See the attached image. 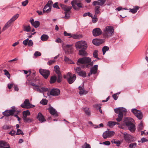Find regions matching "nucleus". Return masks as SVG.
I'll return each mask as SVG.
<instances>
[{"label":"nucleus","mask_w":148,"mask_h":148,"mask_svg":"<svg viewBox=\"0 0 148 148\" xmlns=\"http://www.w3.org/2000/svg\"><path fill=\"white\" fill-rule=\"evenodd\" d=\"M82 148H91L90 145L89 144L85 143L84 145L82 146Z\"/></svg>","instance_id":"50"},{"label":"nucleus","mask_w":148,"mask_h":148,"mask_svg":"<svg viewBox=\"0 0 148 148\" xmlns=\"http://www.w3.org/2000/svg\"><path fill=\"white\" fill-rule=\"evenodd\" d=\"M23 30L27 32H29L31 30V27L29 25H23Z\"/></svg>","instance_id":"31"},{"label":"nucleus","mask_w":148,"mask_h":148,"mask_svg":"<svg viewBox=\"0 0 148 148\" xmlns=\"http://www.w3.org/2000/svg\"><path fill=\"white\" fill-rule=\"evenodd\" d=\"M134 121V120L130 118L125 122L126 125L130 131L132 132H134L136 130L135 125L133 123Z\"/></svg>","instance_id":"3"},{"label":"nucleus","mask_w":148,"mask_h":148,"mask_svg":"<svg viewBox=\"0 0 148 148\" xmlns=\"http://www.w3.org/2000/svg\"><path fill=\"white\" fill-rule=\"evenodd\" d=\"M92 33L93 36H97L101 35L102 31L99 28H96L93 30Z\"/></svg>","instance_id":"14"},{"label":"nucleus","mask_w":148,"mask_h":148,"mask_svg":"<svg viewBox=\"0 0 148 148\" xmlns=\"http://www.w3.org/2000/svg\"><path fill=\"white\" fill-rule=\"evenodd\" d=\"M109 47L107 46H104L102 49V51H103V55H104L106 53V52L108 51L109 50Z\"/></svg>","instance_id":"41"},{"label":"nucleus","mask_w":148,"mask_h":148,"mask_svg":"<svg viewBox=\"0 0 148 148\" xmlns=\"http://www.w3.org/2000/svg\"><path fill=\"white\" fill-rule=\"evenodd\" d=\"M132 112L139 119H141L142 118L143 114L140 111L134 108L132 110Z\"/></svg>","instance_id":"9"},{"label":"nucleus","mask_w":148,"mask_h":148,"mask_svg":"<svg viewBox=\"0 0 148 148\" xmlns=\"http://www.w3.org/2000/svg\"><path fill=\"white\" fill-rule=\"evenodd\" d=\"M85 49H82L79 50V54L82 56H87V53L85 51Z\"/></svg>","instance_id":"26"},{"label":"nucleus","mask_w":148,"mask_h":148,"mask_svg":"<svg viewBox=\"0 0 148 148\" xmlns=\"http://www.w3.org/2000/svg\"><path fill=\"white\" fill-rule=\"evenodd\" d=\"M37 118L41 123H42L46 121L44 117L40 112L38 113Z\"/></svg>","instance_id":"23"},{"label":"nucleus","mask_w":148,"mask_h":148,"mask_svg":"<svg viewBox=\"0 0 148 148\" xmlns=\"http://www.w3.org/2000/svg\"><path fill=\"white\" fill-rule=\"evenodd\" d=\"M41 55V53L39 51H36L34 54V55L36 57L40 56Z\"/></svg>","instance_id":"54"},{"label":"nucleus","mask_w":148,"mask_h":148,"mask_svg":"<svg viewBox=\"0 0 148 148\" xmlns=\"http://www.w3.org/2000/svg\"><path fill=\"white\" fill-rule=\"evenodd\" d=\"M78 74L79 75L84 77H86V73L84 71H81Z\"/></svg>","instance_id":"42"},{"label":"nucleus","mask_w":148,"mask_h":148,"mask_svg":"<svg viewBox=\"0 0 148 148\" xmlns=\"http://www.w3.org/2000/svg\"><path fill=\"white\" fill-rule=\"evenodd\" d=\"M117 123L116 122L110 121L108 122V125L110 127H112Z\"/></svg>","instance_id":"37"},{"label":"nucleus","mask_w":148,"mask_h":148,"mask_svg":"<svg viewBox=\"0 0 148 148\" xmlns=\"http://www.w3.org/2000/svg\"><path fill=\"white\" fill-rule=\"evenodd\" d=\"M34 89L40 93H42L44 92H46L48 90V88L45 87L40 88L39 86L38 88H34Z\"/></svg>","instance_id":"20"},{"label":"nucleus","mask_w":148,"mask_h":148,"mask_svg":"<svg viewBox=\"0 0 148 148\" xmlns=\"http://www.w3.org/2000/svg\"><path fill=\"white\" fill-rule=\"evenodd\" d=\"M40 24V23L39 21H36L33 23L32 25L35 28H37L39 27Z\"/></svg>","instance_id":"39"},{"label":"nucleus","mask_w":148,"mask_h":148,"mask_svg":"<svg viewBox=\"0 0 148 148\" xmlns=\"http://www.w3.org/2000/svg\"><path fill=\"white\" fill-rule=\"evenodd\" d=\"M58 75V78L57 80V82L58 83L60 82L62 80V75L61 73H60L59 74H57Z\"/></svg>","instance_id":"45"},{"label":"nucleus","mask_w":148,"mask_h":148,"mask_svg":"<svg viewBox=\"0 0 148 148\" xmlns=\"http://www.w3.org/2000/svg\"><path fill=\"white\" fill-rule=\"evenodd\" d=\"M63 77L66 79L68 83L70 84L73 83L76 79L75 74L72 75L70 72H68L66 75H64Z\"/></svg>","instance_id":"4"},{"label":"nucleus","mask_w":148,"mask_h":148,"mask_svg":"<svg viewBox=\"0 0 148 148\" xmlns=\"http://www.w3.org/2000/svg\"><path fill=\"white\" fill-rule=\"evenodd\" d=\"M78 88L79 90V94L80 95H82L83 94L85 95L88 93V92L84 90V88L82 87L79 86Z\"/></svg>","instance_id":"24"},{"label":"nucleus","mask_w":148,"mask_h":148,"mask_svg":"<svg viewBox=\"0 0 148 148\" xmlns=\"http://www.w3.org/2000/svg\"><path fill=\"white\" fill-rule=\"evenodd\" d=\"M40 74L45 79H47L50 75V71L48 70L40 69L39 70Z\"/></svg>","instance_id":"8"},{"label":"nucleus","mask_w":148,"mask_h":148,"mask_svg":"<svg viewBox=\"0 0 148 148\" xmlns=\"http://www.w3.org/2000/svg\"><path fill=\"white\" fill-rule=\"evenodd\" d=\"M120 112H125L126 111V110L124 108L122 107H120Z\"/></svg>","instance_id":"64"},{"label":"nucleus","mask_w":148,"mask_h":148,"mask_svg":"<svg viewBox=\"0 0 148 148\" xmlns=\"http://www.w3.org/2000/svg\"><path fill=\"white\" fill-rule=\"evenodd\" d=\"M74 69L76 72L78 74L81 71V68L79 67H77L76 68H75Z\"/></svg>","instance_id":"52"},{"label":"nucleus","mask_w":148,"mask_h":148,"mask_svg":"<svg viewBox=\"0 0 148 148\" xmlns=\"http://www.w3.org/2000/svg\"><path fill=\"white\" fill-rule=\"evenodd\" d=\"M21 106L23 108L29 109L35 107V106L30 103L29 100L26 99L25 100L23 103L21 105Z\"/></svg>","instance_id":"6"},{"label":"nucleus","mask_w":148,"mask_h":148,"mask_svg":"<svg viewBox=\"0 0 148 148\" xmlns=\"http://www.w3.org/2000/svg\"><path fill=\"white\" fill-rule=\"evenodd\" d=\"M19 16V14H17L16 15H14L9 21L11 23L12 22L15 21Z\"/></svg>","instance_id":"29"},{"label":"nucleus","mask_w":148,"mask_h":148,"mask_svg":"<svg viewBox=\"0 0 148 148\" xmlns=\"http://www.w3.org/2000/svg\"><path fill=\"white\" fill-rule=\"evenodd\" d=\"M100 7L99 6H96L95 9V16H97V15L100 13V11H99V8Z\"/></svg>","instance_id":"27"},{"label":"nucleus","mask_w":148,"mask_h":148,"mask_svg":"<svg viewBox=\"0 0 148 148\" xmlns=\"http://www.w3.org/2000/svg\"><path fill=\"white\" fill-rule=\"evenodd\" d=\"M15 112V110H7L3 112V114L4 116H9L11 115H13Z\"/></svg>","instance_id":"16"},{"label":"nucleus","mask_w":148,"mask_h":148,"mask_svg":"<svg viewBox=\"0 0 148 148\" xmlns=\"http://www.w3.org/2000/svg\"><path fill=\"white\" fill-rule=\"evenodd\" d=\"M0 148H10L8 144L6 142L2 140L0 141Z\"/></svg>","instance_id":"22"},{"label":"nucleus","mask_w":148,"mask_h":148,"mask_svg":"<svg viewBox=\"0 0 148 148\" xmlns=\"http://www.w3.org/2000/svg\"><path fill=\"white\" fill-rule=\"evenodd\" d=\"M11 23L9 21H8L5 25L4 27L3 28L2 30L3 31L5 30L10 26Z\"/></svg>","instance_id":"35"},{"label":"nucleus","mask_w":148,"mask_h":148,"mask_svg":"<svg viewBox=\"0 0 148 148\" xmlns=\"http://www.w3.org/2000/svg\"><path fill=\"white\" fill-rule=\"evenodd\" d=\"M104 42V40L102 39H95L92 41V42L94 45L98 46Z\"/></svg>","instance_id":"18"},{"label":"nucleus","mask_w":148,"mask_h":148,"mask_svg":"<svg viewBox=\"0 0 148 148\" xmlns=\"http://www.w3.org/2000/svg\"><path fill=\"white\" fill-rule=\"evenodd\" d=\"M97 69L98 65H95L90 70V73L88 74V76H90L92 74H95L97 72Z\"/></svg>","instance_id":"19"},{"label":"nucleus","mask_w":148,"mask_h":148,"mask_svg":"<svg viewBox=\"0 0 148 148\" xmlns=\"http://www.w3.org/2000/svg\"><path fill=\"white\" fill-rule=\"evenodd\" d=\"M120 108H115L114 109V111L116 113H119L120 112H120Z\"/></svg>","instance_id":"63"},{"label":"nucleus","mask_w":148,"mask_h":148,"mask_svg":"<svg viewBox=\"0 0 148 148\" xmlns=\"http://www.w3.org/2000/svg\"><path fill=\"white\" fill-rule=\"evenodd\" d=\"M59 5L63 10L65 11L64 18L66 19L69 18L70 16V10L71 9L72 7L61 3Z\"/></svg>","instance_id":"2"},{"label":"nucleus","mask_w":148,"mask_h":148,"mask_svg":"<svg viewBox=\"0 0 148 148\" xmlns=\"http://www.w3.org/2000/svg\"><path fill=\"white\" fill-rule=\"evenodd\" d=\"M71 3L72 7L75 10H77L78 9V8L76 6V5L79 8L82 7V3H77L76 0H73L71 2Z\"/></svg>","instance_id":"12"},{"label":"nucleus","mask_w":148,"mask_h":148,"mask_svg":"<svg viewBox=\"0 0 148 148\" xmlns=\"http://www.w3.org/2000/svg\"><path fill=\"white\" fill-rule=\"evenodd\" d=\"M29 40L28 38L24 40L23 42V45L25 46H26L28 45V41Z\"/></svg>","instance_id":"58"},{"label":"nucleus","mask_w":148,"mask_h":148,"mask_svg":"<svg viewBox=\"0 0 148 148\" xmlns=\"http://www.w3.org/2000/svg\"><path fill=\"white\" fill-rule=\"evenodd\" d=\"M53 4V2L51 1H49L47 4L44 6L43 10V12L44 13L46 12H49L51 11V8Z\"/></svg>","instance_id":"7"},{"label":"nucleus","mask_w":148,"mask_h":148,"mask_svg":"<svg viewBox=\"0 0 148 148\" xmlns=\"http://www.w3.org/2000/svg\"><path fill=\"white\" fill-rule=\"evenodd\" d=\"M91 59L89 57H84L79 58L77 62L80 64H88L91 61Z\"/></svg>","instance_id":"10"},{"label":"nucleus","mask_w":148,"mask_h":148,"mask_svg":"<svg viewBox=\"0 0 148 148\" xmlns=\"http://www.w3.org/2000/svg\"><path fill=\"white\" fill-rule=\"evenodd\" d=\"M15 131L12 130L9 133V134L12 136H14L15 135Z\"/></svg>","instance_id":"57"},{"label":"nucleus","mask_w":148,"mask_h":148,"mask_svg":"<svg viewBox=\"0 0 148 148\" xmlns=\"http://www.w3.org/2000/svg\"><path fill=\"white\" fill-rule=\"evenodd\" d=\"M23 119L25 123H30L33 121V120L32 119L30 118H27V117L25 118H23Z\"/></svg>","instance_id":"36"},{"label":"nucleus","mask_w":148,"mask_h":148,"mask_svg":"<svg viewBox=\"0 0 148 148\" xmlns=\"http://www.w3.org/2000/svg\"><path fill=\"white\" fill-rule=\"evenodd\" d=\"M50 113L52 115H54L55 116H58L56 110L52 107L50 108L49 109Z\"/></svg>","instance_id":"25"},{"label":"nucleus","mask_w":148,"mask_h":148,"mask_svg":"<svg viewBox=\"0 0 148 148\" xmlns=\"http://www.w3.org/2000/svg\"><path fill=\"white\" fill-rule=\"evenodd\" d=\"M136 143H131L129 145V147L130 148H135L136 146Z\"/></svg>","instance_id":"49"},{"label":"nucleus","mask_w":148,"mask_h":148,"mask_svg":"<svg viewBox=\"0 0 148 148\" xmlns=\"http://www.w3.org/2000/svg\"><path fill=\"white\" fill-rule=\"evenodd\" d=\"M111 142L112 143L116 144V145L117 146H119L121 144L120 142L117 140H112Z\"/></svg>","instance_id":"40"},{"label":"nucleus","mask_w":148,"mask_h":148,"mask_svg":"<svg viewBox=\"0 0 148 148\" xmlns=\"http://www.w3.org/2000/svg\"><path fill=\"white\" fill-rule=\"evenodd\" d=\"M40 103L43 105H46L47 104V101L46 99H43L40 101Z\"/></svg>","instance_id":"47"},{"label":"nucleus","mask_w":148,"mask_h":148,"mask_svg":"<svg viewBox=\"0 0 148 148\" xmlns=\"http://www.w3.org/2000/svg\"><path fill=\"white\" fill-rule=\"evenodd\" d=\"M106 0H99L97 1H94L93 2L92 4L94 5H98L102 6L104 4Z\"/></svg>","instance_id":"21"},{"label":"nucleus","mask_w":148,"mask_h":148,"mask_svg":"<svg viewBox=\"0 0 148 148\" xmlns=\"http://www.w3.org/2000/svg\"><path fill=\"white\" fill-rule=\"evenodd\" d=\"M97 16H95V15H94V17L92 18V22L93 23H96L97 20Z\"/></svg>","instance_id":"60"},{"label":"nucleus","mask_w":148,"mask_h":148,"mask_svg":"<svg viewBox=\"0 0 148 148\" xmlns=\"http://www.w3.org/2000/svg\"><path fill=\"white\" fill-rule=\"evenodd\" d=\"M64 36H68L69 37V38H70L71 36V34L68 33L66 31H64Z\"/></svg>","instance_id":"51"},{"label":"nucleus","mask_w":148,"mask_h":148,"mask_svg":"<svg viewBox=\"0 0 148 148\" xmlns=\"http://www.w3.org/2000/svg\"><path fill=\"white\" fill-rule=\"evenodd\" d=\"M33 45V41L32 40H28V45L29 47H31Z\"/></svg>","instance_id":"56"},{"label":"nucleus","mask_w":148,"mask_h":148,"mask_svg":"<svg viewBox=\"0 0 148 148\" xmlns=\"http://www.w3.org/2000/svg\"><path fill=\"white\" fill-rule=\"evenodd\" d=\"M20 134H23V132L21 130L19 129H18L17 130L16 134L17 135H19Z\"/></svg>","instance_id":"53"},{"label":"nucleus","mask_w":148,"mask_h":148,"mask_svg":"<svg viewBox=\"0 0 148 148\" xmlns=\"http://www.w3.org/2000/svg\"><path fill=\"white\" fill-rule=\"evenodd\" d=\"M3 71L4 72L5 75H6L8 78H10V74H9L8 71L6 69L4 70Z\"/></svg>","instance_id":"48"},{"label":"nucleus","mask_w":148,"mask_h":148,"mask_svg":"<svg viewBox=\"0 0 148 148\" xmlns=\"http://www.w3.org/2000/svg\"><path fill=\"white\" fill-rule=\"evenodd\" d=\"M114 34V27L111 26H107L103 30V36L105 38H108L112 36Z\"/></svg>","instance_id":"1"},{"label":"nucleus","mask_w":148,"mask_h":148,"mask_svg":"<svg viewBox=\"0 0 148 148\" xmlns=\"http://www.w3.org/2000/svg\"><path fill=\"white\" fill-rule=\"evenodd\" d=\"M57 77L55 76H52L51 77L50 82L51 84L54 83L56 80Z\"/></svg>","instance_id":"34"},{"label":"nucleus","mask_w":148,"mask_h":148,"mask_svg":"<svg viewBox=\"0 0 148 148\" xmlns=\"http://www.w3.org/2000/svg\"><path fill=\"white\" fill-rule=\"evenodd\" d=\"M28 3V0H26L22 2V5L23 6H25Z\"/></svg>","instance_id":"55"},{"label":"nucleus","mask_w":148,"mask_h":148,"mask_svg":"<svg viewBox=\"0 0 148 148\" xmlns=\"http://www.w3.org/2000/svg\"><path fill=\"white\" fill-rule=\"evenodd\" d=\"M103 144L106 145H110V143L109 141H107L103 142Z\"/></svg>","instance_id":"62"},{"label":"nucleus","mask_w":148,"mask_h":148,"mask_svg":"<svg viewBox=\"0 0 148 148\" xmlns=\"http://www.w3.org/2000/svg\"><path fill=\"white\" fill-rule=\"evenodd\" d=\"M60 90L58 89L55 88L52 89L50 92L51 95L57 96L60 94Z\"/></svg>","instance_id":"17"},{"label":"nucleus","mask_w":148,"mask_h":148,"mask_svg":"<svg viewBox=\"0 0 148 148\" xmlns=\"http://www.w3.org/2000/svg\"><path fill=\"white\" fill-rule=\"evenodd\" d=\"M139 8V7L138 6H135L134 8L130 9V11L132 13H135L137 12Z\"/></svg>","instance_id":"33"},{"label":"nucleus","mask_w":148,"mask_h":148,"mask_svg":"<svg viewBox=\"0 0 148 148\" xmlns=\"http://www.w3.org/2000/svg\"><path fill=\"white\" fill-rule=\"evenodd\" d=\"M49 36L47 35L46 34H43L42 35L40 38L41 40L43 41H46L47 40Z\"/></svg>","instance_id":"30"},{"label":"nucleus","mask_w":148,"mask_h":148,"mask_svg":"<svg viewBox=\"0 0 148 148\" xmlns=\"http://www.w3.org/2000/svg\"><path fill=\"white\" fill-rule=\"evenodd\" d=\"M84 111L86 114L88 115H90V112L89 110V109L87 107L85 108L84 109Z\"/></svg>","instance_id":"43"},{"label":"nucleus","mask_w":148,"mask_h":148,"mask_svg":"<svg viewBox=\"0 0 148 148\" xmlns=\"http://www.w3.org/2000/svg\"><path fill=\"white\" fill-rule=\"evenodd\" d=\"M114 134L115 132L114 131H106L103 133L102 135L103 138L106 139L108 138H110L112 137Z\"/></svg>","instance_id":"11"},{"label":"nucleus","mask_w":148,"mask_h":148,"mask_svg":"<svg viewBox=\"0 0 148 148\" xmlns=\"http://www.w3.org/2000/svg\"><path fill=\"white\" fill-rule=\"evenodd\" d=\"M76 48L78 49H86L87 47V45L84 41H78L75 44Z\"/></svg>","instance_id":"5"},{"label":"nucleus","mask_w":148,"mask_h":148,"mask_svg":"<svg viewBox=\"0 0 148 148\" xmlns=\"http://www.w3.org/2000/svg\"><path fill=\"white\" fill-rule=\"evenodd\" d=\"M98 51L97 50H95L94 51L93 56L94 58H96L99 59L98 57Z\"/></svg>","instance_id":"46"},{"label":"nucleus","mask_w":148,"mask_h":148,"mask_svg":"<svg viewBox=\"0 0 148 148\" xmlns=\"http://www.w3.org/2000/svg\"><path fill=\"white\" fill-rule=\"evenodd\" d=\"M71 37H72L73 38L76 39L79 38L78 35L76 34H71Z\"/></svg>","instance_id":"59"},{"label":"nucleus","mask_w":148,"mask_h":148,"mask_svg":"<svg viewBox=\"0 0 148 148\" xmlns=\"http://www.w3.org/2000/svg\"><path fill=\"white\" fill-rule=\"evenodd\" d=\"M72 45H67L64 48V50L66 52L68 53H72L73 51V49Z\"/></svg>","instance_id":"15"},{"label":"nucleus","mask_w":148,"mask_h":148,"mask_svg":"<svg viewBox=\"0 0 148 148\" xmlns=\"http://www.w3.org/2000/svg\"><path fill=\"white\" fill-rule=\"evenodd\" d=\"M124 138L127 142L130 143L134 141L133 137L130 135L124 133Z\"/></svg>","instance_id":"13"},{"label":"nucleus","mask_w":148,"mask_h":148,"mask_svg":"<svg viewBox=\"0 0 148 148\" xmlns=\"http://www.w3.org/2000/svg\"><path fill=\"white\" fill-rule=\"evenodd\" d=\"M55 60H50L48 62L47 64L49 65H51L52 64L54 63L55 62Z\"/></svg>","instance_id":"61"},{"label":"nucleus","mask_w":148,"mask_h":148,"mask_svg":"<svg viewBox=\"0 0 148 148\" xmlns=\"http://www.w3.org/2000/svg\"><path fill=\"white\" fill-rule=\"evenodd\" d=\"M143 127V125L142 122H141L138 125V130L139 131L142 130Z\"/></svg>","instance_id":"44"},{"label":"nucleus","mask_w":148,"mask_h":148,"mask_svg":"<svg viewBox=\"0 0 148 148\" xmlns=\"http://www.w3.org/2000/svg\"><path fill=\"white\" fill-rule=\"evenodd\" d=\"M54 70L57 74L60 73L59 66L56 65L54 67Z\"/></svg>","instance_id":"32"},{"label":"nucleus","mask_w":148,"mask_h":148,"mask_svg":"<svg viewBox=\"0 0 148 148\" xmlns=\"http://www.w3.org/2000/svg\"><path fill=\"white\" fill-rule=\"evenodd\" d=\"M64 61L69 64H71L74 63L71 60L68 58L66 56H65L64 58Z\"/></svg>","instance_id":"38"},{"label":"nucleus","mask_w":148,"mask_h":148,"mask_svg":"<svg viewBox=\"0 0 148 148\" xmlns=\"http://www.w3.org/2000/svg\"><path fill=\"white\" fill-rule=\"evenodd\" d=\"M30 115V112L28 110H27L23 112V118L26 117L27 116H29Z\"/></svg>","instance_id":"28"}]
</instances>
